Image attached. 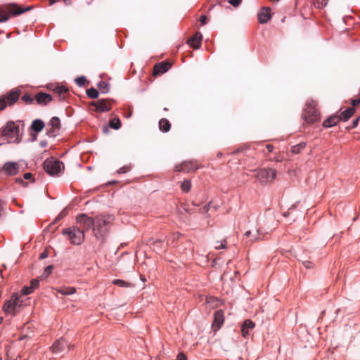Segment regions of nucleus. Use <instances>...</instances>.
I'll return each mask as SVG.
<instances>
[{
    "label": "nucleus",
    "mask_w": 360,
    "mask_h": 360,
    "mask_svg": "<svg viewBox=\"0 0 360 360\" xmlns=\"http://www.w3.org/2000/svg\"><path fill=\"white\" fill-rule=\"evenodd\" d=\"M114 220L112 215H98L94 219L93 231L98 239H103L108 231L109 226Z\"/></svg>",
    "instance_id": "obj_1"
},
{
    "label": "nucleus",
    "mask_w": 360,
    "mask_h": 360,
    "mask_svg": "<svg viewBox=\"0 0 360 360\" xmlns=\"http://www.w3.org/2000/svg\"><path fill=\"white\" fill-rule=\"evenodd\" d=\"M24 300L20 295L13 294L3 306L4 312L7 314L15 316L24 307Z\"/></svg>",
    "instance_id": "obj_2"
},
{
    "label": "nucleus",
    "mask_w": 360,
    "mask_h": 360,
    "mask_svg": "<svg viewBox=\"0 0 360 360\" xmlns=\"http://www.w3.org/2000/svg\"><path fill=\"white\" fill-rule=\"evenodd\" d=\"M19 134V125L14 122H8L2 131V135L9 143L18 142L20 140Z\"/></svg>",
    "instance_id": "obj_3"
},
{
    "label": "nucleus",
    "mask_w": 360,
    "mask_h": 360,
    "mask_svg": "<svg viewBox=\"0 0 360 360\" xmlns=\"http://www.w3.org/2000/svg\"><path fill=\"white\" fill-rule=\"evenodd\" d=\"M255 178L262 184L272 182L276 177L277 171L275 169H260L254 171Z\"/></svg>",
    "instance_id": "obj_4"
},
{
    "label": "nucleus",
    "mask_w": 360,
    "mask_h": 360,
    "mask_svg": "<svg viewBox=\"0 0 360 360\" xmlns=\"http://www.w3.org/2000/svg\"><path fill=\"white\" fill-rule=\"evenodd\" d=\"M63 235H68L71 243L75 245H80L84 240V233L79 228L70 227L62 231Z\"/></svg>",
    "instance_id": "obj_5"
},
{
    "label": "nucleus",
    "mask_w": 360,
    "mask_h": 360,
    "mask_svg": "<svg viewBox=\"0 0 360 360\" xmlns=\"http://www.w3.org/2000/svg\"><path fill=\"white\" fill-rule=\"evenodd\" d=\"M44 168L49 175L56 176L62 172L64 169V165L62 162L53 158H50L44 161Z\"/></svg>",
    "instance_id": "obj_6"
},
{
    "label": "nucleus",
    "mask_w": 360,
    "mask_h": 360,
    "mask_svg": "<svg viewBox=\"0 0 360 360\" xmlns=\"http://www.w3.org/2000/svg\"><path fill=\"white\" fill-rule=\"evenodd\" d=\"M30 9V7L22 9L18 8L15 4L11 5L7 10L0 11V22H6L11 18V16L20 15Z\"/></svg>",
    "instance_id": "obj_7"
},
{
    "label": "nucleus",
    "mask_w": 360,
    "mask_h": 360,
    "mask_svg": "<svg viewBox=\"0 0 360 360\" xmlns=\"http://www.w3.org/2000/svg\"><path fill=\"white\" fill-rule=\"evenodd\" d=\"M303 119L307 123H314L319 120V113L313 103H309L304 109Z\"/></svg>",
    "instance_id": "obj_8"
},
{
    "label": "nucleus",
    "mask_w": 360,
    "mask_h": 360,
    "mask_svg": "<svg viewBox=\"0 0 360 360\" xmlns=\"http://www.w3.org/2000/svg\"><path fill=\"white\" fill-rule=\"evenodd\" d=\"M60 129V120L58 117H53L46 128V135L49 137H56Z\"/></svg>",
    "instance_id": "obj_9"
},
{
    "label": "nucleus",
    "mask_w": 360,
    "mask_h": 360,
    "mask_svg": "<svg viewBox=\"0 0 360 360\" xmlns=\"http://www.w3.org/2000/svg\"><path fill=\"white\" fill-rule=\"evenodd\" d=\"M70 345L64 338H60L54 342L51 347V351L55 354L68 352L70 350Z\"/></svg>",
    "instance_id": "obj_10"
},
{
    "label": "nucleus",
    "mask_w": 360,
    "mask_h": 360,
    "mask_svg": "<svg viewBox=\"0 0 360 360\" xmlns=\"http://www.w3.org/2000/svg\"><path fill=\"white\" fill-rule=\"evenodd\" d=\"M77 222L82 226L84 229L89 230L93 227L94 224V219L89 217L85 214H79L77 217Z\"/></svg>",
    "instance_id": "obj_11"
},
{
    "label": "nucleus",
    "mask_w": 360,
    "mask_h": 360,
    "mask_svg": "<svg viewBox=\"0 0 360 360\" xmlns=\"http://www.w3.org/2000/svg\"><path fill=\"white\" fill-rule=\"evenodd\" d=\"M2 170L6 175L14 176L19 172V165L15 162H6L2 167Z\"/></svg>",
    "instance_id": "obj_12"
},
{
    "label": "nucleus",
    "mask_w": 360,
    "mask_h": 360,
    "mask_svg": "<svg viewBox=\"0 0 360 360\" xmlns=\"http://www.w3.org/2000/svg\"><path fill=\"white\" fill-rule=\"evenodd\" d=\"M196 169V165L191 161L184 162L175 167V170L177 172H189L191 171L195 170Z\"/></svg>",
    "instance_id": "obj_13"
},
{
    "label": "nucleus",
    "mask_w": 360,
    "mask_h": 360,
    "mask_svg": "<svg viewBox=\"0 0 360 360\" xmlns=\"http://www.w3.org/2000/svg\"><path fill=\"white\" fill-rule=\"evenodd\" d=\"M34 100L39 105H46L52 100V96L46 93H39L35 95Z\"/></svg>",
    "instance_id": "obj_14"
},
{
    "label": "nucleus",
    "mask_w": 360,
    "mask_h": 360,
    "mask_svg": "<svg viewBox=\"0 0 360 360\" xmlns=\"http://www.w3.org/2000/svg\"><path fill=\"white\" fill-rule=\"evenodd\" d=\"M92 105L96 107V111L99 112H108L111 109L108 102L104 99L98 100Z\"/></svg>",
    "instance_id": "obj_15"
},
{
    "label": "nucleus",
    "mask_w": 360,
    "mask_h": 360,
    "mask_svg": "<svg viewBox=\"0 0 360 360\" xmlns=\"http://www.w3.org/2000/svg\"><path fill=\"white\" fill-rule=\"evenodd\" d=\"M271 18V11L268 7L262 8L258 13V20L260 23H266Z\"/></svg>",
    "instance_id": "obj_16"
},
{
    "label": "nucleus",
    "mask_w": 360,
    "mask_h": 360,
    "mask_svg": "<svg viewBox=\"0 0 360 360\" xmlns=\"http://www.w3.org/2000/svg\"><path fill=\"white\" fill-rule=\"evenodd\" d=\"M224 323V314L221 310H218L214 313L212 327L214 329H219Z\"/></svg>",
    "instance_id": "obj_17"
},
{
    "label": "nucleus",
    "mask_w": 360,
    "mask_h": 360,
    "mask_svg": "<svg viewBox=\"0 0 360 360\" xmlns=\"http://www.w3.org/2000/svg\"><path fill=\"white\" fill-rule=\"evenodd\" d=\"M171 67V64L168 62H162L156 64L154 67V73L155 75L163 74L166 72Z\"/></svg>",
    "instance_id": "obj_18"
},
{
    "label": "nucleus",
    "mask_w": 360,
    "mask_h": 360,
    "mask_svg": "<svg viewBox=\"0 0 360 360\" xmlns=\"http://www.w3.org/2000/svg\"><path fill=\"white\" fill-rule=\"evenodd\" d=\"M202 35L200 32H196L195 34L188 40V44L193 49H198L200 47Z\"/></svg>",
    "instance_id": "obj_19"
},
{
    "label": "nucleus",
    "mask_w": 360,
    "mask_h": 360,
    "mask_svg": "<svg viewBox=\"0 0 360 360\" xmlns=\"http://www.w3.org/2000/svg\"><path fill=\"white\" fill-rule=\"evenodd\" d=\"M255 323L250 319L245 320L241 327L242 335L245 338L248 335L250 330L255 328Z\"/></svg>",
    "instance_id": "obj_20"
},
{
    "label": "nucleus",
    "mask_w": 360,
    "mask_h": 360,
    "mask_svg": "<svg viewBox=\"0 0 360 360\" xmlns=\"http://www.w3.org/2000/svg\"><path fill=\"white\" fill-rule=\"evenodd\" d=\"M44 127V122L40 119H36L33 120L31 124V129L37 133L41 131Z\"/></svg>",
    "instance_id": "obj_21"
},
{
    "label": "nucleus",
    "mask_w": 360,
    "mask_h": 360,
    "mask_svg": "<svg viewBox=\"0 0 360 360\" xmlns=\"http://www.w3.org/2000/svg\"><path fill=\"white\" fill-rule=\"evenodd\" d=\"M19 96L20 93L18 91H12L8 94L7 97L5 98L9 105H13L18 101Z\"/></svg>",
    "instance_id": "obj_22"
},
{
    "label": "nucleus",
    "mask_w": 360,
    "mask_h": 360,
    "mask_svg": "<svg viewBox=\"0 0 360 360\" xmlns=\"http://www.w3.org/2000/svg\"><path fill=\"white\" fill-rule=\"evenodd\" d=\"M339 117L332 116L329 117L328 120H325L323 123V126L326 128H329L337 124V123L340 121Z\"/></svg>",
    "instance_id": "obj_23"
},
{
    "label": "nucleus",
    "mask_w": 360,
    "mask_h": 360,
    "mask_svg": "<svg viewBox=\"0 0 360 360\" xmlns=\"http://www.w3.org/2000/svg\"><path fill=\"white\" fill-rule=\"evenodd\" d=\"M354 108H348L340 114L339 118L340 120H343L345 122V121L348 120L352 117V115L354 114Z\"/></svg>",
    "instance_id": "obj_24"
},
{
    "label": "nucleus",
    "mask_w": 360,
    "mask_h": 360,
    "mask_svg": "<svg viewBox=\"0 0 360 360\" xmlns=\"http://www.w3.org/2000/svg\"><path fill=\"white\" fill-rule=\"evenodd\" d=\"M171 127L169 122L167 119H162L159 122V128L163 132H167Z\"/></svg>",
    "instance_id": "obj_25"
},
{
    "label": "nucleus",
    "mask_w": 360,
    "mask_h": 360,
    "mask_svg": "<svg viewBox=\"0 0 360 360\" xmlns=\"http://www.w3.org/2000/svg\"><path fill=\"white\" fill-rule=\"evenodd\" d=\"M58 292L61 295H70L75 293L76 289L74 287H64L58 290Z\"/></svg>",
    "instance_id": "obj_26"
},
{
    "label": "nucleus",
    "mask_w": 360,
    "mask_h": 360,
    "mask_svg": "<svg viewBox=\"0 0 360 360\" xmlns=\"http://www.w3.org/2000/svg\"><path fill=\"white\" fill-rule=\"evenodd\" d=\"M87 96L91 98H97L98 97V91L94 88H90L86 90Z\"/></svg>",
    "instance_id": "obj_27"
},
{
    "label": "nucleus",
    "mask_w": 360,
    "mask_h": 360,
    "mask_svg": "<svg viewBox=\"0 0 360 360\" xmlns=\"http://www.w3.org/2000/svg\"><path fill=\"white\" fill-rule=\"evenodd\" d=\"M306 146V143H300L296 146H293L291 148V151L292 153H295V154H297L300 152V150L302 149H303Z\"/></svg>",
    "instance_id": "obj_28"
},
{
    "label": "nucleus",
    "mask_w": 360,
    "mask_h": 360,
    "mask_svg": "<svg viewBox=\"0 0 360 360\" xmlns=\"http://www.w3.org/2000/svg\"><path fill=\"white\" fill-rule=\"evenodd\" d=\"M181 188L183 191L188 193L191 188V181L188 180L184 181L181 183Z\"/></svg>",
    "instance_id": "obj_29"
},
{
    "label": "nucleus",
    "mask_w": 360,
    "mask_h": 360,
    "mask_svg": "<svg viewBox=\"0 0 360 360\" xmlns=\"http://www.w3.org/2000/svg\"><path fill=\"white\" fill-rule=\"evenodd\" d=\"M110 127L115 129H119L121 127V122L120 119L115 118L110 122Z\"/></svg>",
    "instance_id": "obj_30"
},
{
    "label": "nucleus",
    "mask_w": 360,
    "mask_h": 360,
    "mask_svg": "<svg viewBox=\"0 0 360 360\" xmlns=\"http://www.w3.org/2000/svg\"><path fill=\"white\" fill-rule=\"evenodd\" d=\"M98 88L101 93L105 94L109 91V84L105 82H101L98 84Z\"/></svg>",
    "instance_id": "obj_31"
},
{
    "label": "nucleus",
    "mask_w": 360,
    "mask_h": 360,
    "mask_svg": "<svg viewBox=\"0 0 360 360\" xmlns=\"http://www.w3.org/2000/svg\"><path fill=\"white\" fill-rule=\"evenodd\" d=\"M112 283L117 285H119L122 288L129 287L130 285L129 283H127L126 281L120 279H115L112 281Z\"/></svg>",
    "instance_id": "obj_32"
},
{
    "label": "nucleus",
    "mask_w": 360,
    "mask_h": 360,
    "mask_svg": "<svg viewBox=\"0 0 360 360\" xmlns=\"http://www.w3.org/2000/svg\"><path fill=\"white\" fill-rule=\"evenodd\" d=\"M263 234H264L263 231L260 229H257L256 231V234L252 236V238L250 239V241L251 243H253V242L260 239L261 238L260 236L263 235Z\"/></svg>",
    "instance_id": "obj_33"
},
{
    "label": "nucleus",
    "mask_w": 360,
    "mask_h": 360,
    "mask_svg": "<svg viewBox=\"0 0 360 360\" xmlns=\"http://www.w3.org/2000/svg\"><path fill=\"white\" fill-rule=\"evenodd\" d=\"M54 91L57 94L62 95V94H65V93H67L68 91V89L65 86H58L55 88Z\"/></svg>",
    "instance_id": "obj_34"
},
{
    "label": "nucleus",
    "mask_w": 360,
    "mask_h": 360,
    "mask_svg": "<svg viewBox=\"0 0 360 360\" xmlns=\"http://www.w3.org/2000/svg\"><path fill=\"white\" fill-rule=\"evenodd\" d=\"M86 77L84 76H81V77H77L75 81L76 82V84L79 86H82L84 85L85 82H86Z\"/></svg>",
    "instance_id": "obj_35"
},
{
    "label": "nucleus",
    "mask_w": 360,
    "mask_h": 360,
    "mask_svg": "<svg viewBox=\"0 0 360 360\" xmlns=\"http://www.w3.org/2000/svg\"><path fill=\"white\" fill-rule=\"evenodd\" d=\"M22 100L26 103H32L34 100L30 95L25 94L22 96Z\"/></svg>",
    "instance_id": "obj_36"
},
{
    "label": "nucleus",
    "mask_w": 360,
    "mask_h": 360,
    "mask_svg": "<svg viewBox=\"0 0 360 360\" xmlns=\"http://www.w3.org/2000/svg\"><path fill=\"white\" fill-rule=\"evenodd\" d=\"M68 208L63 209L55 219V221H59L68 214Z\"/></svg>",
    "instance_id": "obj_37"
},
{
    "label": "nucleus",
    "mask_w": 360,
    "mask_h": 360,
    "mask_svg": "<svg viewBox=\"0 0 360 360\" xmlns=\"http://www.w3.org/2000/svg\"><path fill=\"white\" fill-rule=\"evenodd\" d=\"M21 292H22V295H27L31 294L33 292V290L32 289V288L30 286H25L22 289Z\"/></svg>",
    "instance_id": "obj_38"
},
{
    "label": "nucleus",
    "mask_w": 360,
    "mask_h": 360,
    "mask_svg": "<svg viewBox=\"0 0 360 360\" xmlns=\"http://www.w3.org/2000/svg\"><path fill=\"white\" fill-rule=\"evenodd\" d=\"M53 269V266H51V265L48 266L45 269L42 276H44V277H47L49 274H51Z\"/></svg>",
    "instance_id": "obj_39"
},
{
    "label": "nucleus",
    "mask_w": 360,
    "mask_h": 360,
    "mask_svg": "<svg viewBox=\"0 0 360 360\" xmlns=\"http://www.w3.org/2000/svg\"><path fill=\"white\" fill-rule=\"evenodd\" d=\"M226 245V241L225 240L219 242H217L216 245L214 246L215 249L218 250L219 248H225Z\"/></svg>",
    "instance_id": "obj_40"
},
{
    "label": "nucleus",
    "mask_w": 360,
    "mask_h": 360,
    "mask_svg": "<svg viewBox=\"0 0 360 360\" xmlns=\"http://www.w3.org/2000/svg\"><path fill=\"white\" fill-rule=\"evenodd\" d=\"M319 7H325L328 4V0H316Z\"/></svg>",
    "instance_id": "obj_41"
},
{
    "label": "nucleus",
    "mask_w": 360,
    "mask_h": 360,
    "mask_svg": "<svg viewBox=\"0 0 360 360\" xmlns=\"http://www.w3.org/2000/svg\"><path fill=\"white\" fill-rule=\"evenodd\" d=\"M39 281L37 279H34L31 281L30 287L34 290L35 288H37L39 286Z\"/></svg>",
    "instance_id": "obj_42"
},
{
    "label": "nucleus",
    "mask_w": 360,
    "mask_h": 360,
    "mask_svg": "<svg viewBox=\"0 0 360 360\" xmlns=\"http://www.w3.org/2000/svg\"><path fill=\"white\" fill-rule=\"evenodd\" d=\"M7 105V101L5 98H0V110H4Z\"/></svg>",
    "instance_id": "obj_43"
},
{
    "label": "nucleus",
    "mask_w": 360,
    "mask_h": 360,
    "mask_svg": "<svg viewBox=\"0 0 360 360\" xmlns=\"http://www.w3.org/2000/svg\"><path fill=\"white\" fill-rule=\"evenodd\" d=\"M130 170V167L129 166H124L117 171L119 174H124L127 173Z\"/></svg>",
    "instance_id": "obj_44"
},
{
    "label": "nucleus",
    "mask_w": 360,
    "mask_h": 360,
    "mask_svg": "<svg viewBox=\"0 0 360 360\" xmlns=\"http://www.w3.org/2000/svg\"><path fill=\"white\" fill-rule=\"evenodd\" d=\"M229 2L233 6L237 7L240 4L241 0H229Z\"/></svg>",
    "instance_id": "obj_45"
},
{
    "label": "nucleus",
    "mask_w": 360,
    "mask_h": 360,
    "mask_svg": "<svg viewBox=\"0 0 360 360\" xmlns=\"http://www.w3.org/2000/svg\"><path fill=\"white\" fill-rule=\"evenodd\" d=\"M200 22L202 25H204L207 22V17L205 15H202L200 17Z\"/></svg>",
    "instance_id": "obj_46"
},
{
    "label": "nucleus",
    "mask_w": 360,
    "mask_h": 360,
    "mask_svg": "<svg viewBox=\"0 0 360 360\" xmlns=\"http://www.w3.org/2000/svg\"><path fill=\"white\" fill-rule=\"evenodd\" d=\"M176 360H187V359L185 354L180 353L178 354Z\"/></svg>",
    "instance_id": "obj_47"
},
{
    "label": "nucleus",
    "mask_w": 360,
    "mask_h": 360,
    "mask_svg": "<svg viewBox=\"0 0 360 360\" xmlns=\"http://www.w3.org/2000/svg\"><path fill=\"white\" fill-rule=\"evenodd\" d=\"M303 264L304 266L307 268V269H309L311 267V262H309V261H305L303 262Z\"/></svg>",
    "instance_id": "obj_48"
},
{
    "label": "nucleus",
    "mask_w": 360,
    "mask_h": 360,
    "mask_svg": "<svg viewBox=\"0 0 360 360\" xmlns=\"http://www.w3.org/2000/svg\"><path fill=\"white\" fill-rule=\"evenodd\" d=\"M47 257H48V253L46 251H44V252H42L40 255L39 258L41 259H42L46 258Z\"/></svg>",
    "instance_id": "obj_49"
},
{
    "label": "nucleus",
    "mask_w": 360,
    "mask_h": 360,
    "mask_svg": "<svg viewBox=\"0 0 360 360\" xmlns=\"http://www.w3.org/2000/svg\"><path fill=\"white\" fill-rule=\"evenodd\" d=\"M23 176L25 179H30L32 175L31 173H25Z\"/></svg>",
    "instance_id": "obj_50"
},
{
    "label": "nucleus",
    "mask_w": 360,
    "mask_h": 360,
    "mask_svg": "<svg viewBox=\"0 0 360 360\" xmlns=\"http://www.w3.org/2000/svg\"><path fill=\"white\" fill-rule=\"evenodd\" d=\"M359 103H360V99H354V100H352V104L354 106H356V105H357Z\"/></svg>",
    "instance_id": "obj_51"
},
{
    "label": "nucleus",
    "mask_w": 360,
    "mask_h": 360,
    "mask_svg": "<svg viewBox=\"0 0 360 360\" xmlns=\"http://www.w3.org/2000/svg\"><path fill=\"white\" fill-rule=\"evenodd\" d=\"M266 149L268 150L269 152H272L273 149H274V146L272 145H267Z\"/></svg>",
    "instance_id": "obj_52"
},
{
    "label": "nucleus",
    "mask_w": 360,
    "mask_h": 360,
    "mask_svg": "<svg viewBox=\"0 0 360 360\" xmlns=\"http://www.w3.org/2000/svg\"><path fill=\"white\" fill-rule=\"evenodd\" d=\"M250 235H251V231H246V232L245 233V234H244V236H245L246 238H248V237L250 236Z\"/></svg>",
    "instance_id": "obj_53"
},
{
    "label": "nucleus",
    "mask_w": 360,
    "mask_h": 360,
    "mask_svg": "<svg viewBox=\"0 0 360 360\" xmlns=\"http://www.w3.org/2000/svg\"><path fill=\"white\" fill-rule=\"evenodd\" d=\"M208 207H209V205H205V206L203 207V212H207V210H208Z\"/></svg>",
    "instance_id": "obj_54"
},
{
    "label": "nucleus",
    "mask_w": 360,
    "mask_h": 360,
    "mask_svg": "<svg viewBox=\"0 0 360 360\" xmlns=\"http://www.w3.org/2000/svg\"><path fill=\"white\" fill-rule=\"evenodd\" d=\"M358 121H359L358 119H356V120L353 121L354 127H356L357 125Z\"/></svg>",
    "instance_id": "obj_55"
},
{
    "label": "nucleus",
    "mask_w": 360,
    "mask_h": 360,
    "mask_svg": "<svg viewBox=\"0 0 360 360\" xmlns=\"http://www.w3.org/2000/svg\"><path fill=\"white\" fill-rule=\"evenodd\" d=\"M40 144H41V146L44 147V146H46V141H41Z\"/></svg>",
    "instance_id": "obj_56"
},
{
    "label": "nucleus",
    "mask_w": 360,
    "mask_h": 360,
    "mask_svg": "<svg viewBox=\"0 0 360 360\" xmlns=\"http://www.w3.org/2000/svg\"><path fill=\"white\" fill-rule=\"evenodd\" d=\"M56 1V0H50V4L53 5Z\"/></svg>",
    "instance_id": "obj_57"
},
{
    "label": "nucleus",
    "mask_w": 360,
    "mask_h": 360,
    "mask_svg": "<svg viewBox=\"0 0 360 360\" xmlns=\"http://www.w3.org/2000/svg\"><path fill=\"white\" fill-rule=\"evenodd\" d=\"M0 360H1V358L0 357Z\"/></svg>",
    "instance_id": "obj_58"
}]
</instances>
